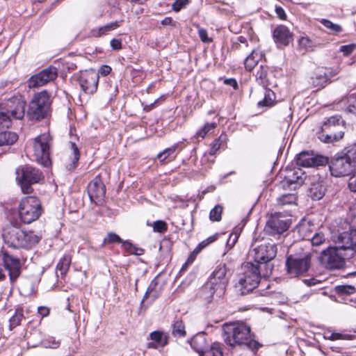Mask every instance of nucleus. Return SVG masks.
Segmentation results:
<instances>
[{
	"mask_svg": "<svg viewBox=\"0 0 356 356\" xmlns=\"http://www.w3.org/2000/svg\"><path fill=\"white\" fill-rule=\"evenodd\" d=\"M225 342L230 346H239L252 351L257 350L261 344L252 339L250 327L243 323H226L223 326Z\"/></svg>",
	"mask_w": 356,
	"mask_h": 356,
	"instance_id": "f257e3e1",
	"label": "nucleus"
},
{
	"mask_svg": "<svg viewBox=\"0 0 356 356\" xmlns=\"http://www.w3.org/2000/svg\"><path fill=\"white\" fill-rule=\"evenodd\" d=\"M329 168L336 177L348 176L356 169V145L346 147L341 153L331 159Z\"/></svg>",
	"mask_w": 356,
	"mask_h": 356,
	"instance_id": "f03ea898",
	"label": "nucleus"
},
{
	"mask_svg": "<svg viewBox=\"0 0 356 356\" xmlns=\"http://www.w3.org/2000/svg\"><path fill=\"white\" fill-rule=\"evenodd\" d=\"M346 130V122L341 116H331L323 122L318 138L325 143H334L344 137Z\"/></svg>",
	"mask_w": 356,
	"mask_h": 356,
	"instance_id": "7ed1b4c3",
	"label": "nucleus"
},
{
	"mask_svg": "<svg viewBox=\"0 0 356 356\" xmlns=\"http://www.w3.org/2000/svg\"><path fill=\"white\" fill-rule=\"evenodd\" d=\"M17 209L20 220L26 224L37 220L43 212L42 202L35 196L22 198Z\"/></svg>",
	"mask_w": 356,
	"mask_h": 356,
	"instance_id": "20e7f679",
	"label": "nucleus"
},
{
	"mask_svg": "<svg viewBox=\"0 0 356 356\" xmlns=\"http://www.w3.org/2000/svg\"><path fill=\"white\" fill-rule=\"evenodd\" d=\"M51 100L50 95L44 90L35 94L30 102L27 115L31 120H40L50 112Z\"/></svg>",
	"mask_w": 356,
	"mask_h": 356,
	"instance_id": "39448f33",
	"label": "nucleus"
},
{
	"mask_svg": "<svg viewBox=\"0 0 356 356\" xmlns=\"http://www.w3.org/2000/svg\"><path fill=\"white\" fill-rule=\"evenodd\" d=\"M259 268V265L250 262L244 265V273L236 284V289L241 295L252 291L257 286L261 277Z\"/></svg>",
	"mask_w": 356,
	"mask_h": 356,
	"instance_id": "423d86ee",
	"label": "nucleus"
},
{
	"mask_svg": "<svg viewBox=\"0 0 356 356\" xmlns=\"http://www.w3.org/2000/svg\"><path fill=\"white\" fill-rule=\"evenodd\" d=\"M16 175V179L24 194L31 193L33 191L32 185L39 183L44 178L38 169L28 165L18 168Z\"/></svg>",
	"mask_w": 356,
	"mask_h": 356,
	"instance_id": "0eeeda50",
	"label": "nucleus"
},
{
	"mask_svg": "<svg viewBox=\"0 0 356 356\" xmlns=\"http://www.w3.org/2000/svg\"><path fill=\"white\" fill-rule=\"evenodd\" d=\"M309 252L290 254L286 259V273L290 277H297L307 273L311 267Z\"/></svg>",
	"mask_w": 356,
	"mask_h": 356,
	"instance_id": "6e6552de",
	"label": "nucleus"
},
{
	"mask_svg": "<svg viewBox=\"0 0 356 356\" xmlns=\"http://www.w3.org/2000/svg\"><path fill=\"white\" fill-rule=\"evenodd\" d=\"M51 138L49 134L44 133L34 139L33 144V156L34 159L43 166L51 164L50 147Z\"/></svg>",
	"mask_w": 356,
	"mask_h": 356,
	"instance_id": "1a4fd4ad",
	"label": "nucleus"
},
{
	"mask_svg": "<svg viewBox=\"0 0 356 356\" xmlns=\"http://www.w3.org/2000/svg\"><path fill=\"white\" fill-rule=\"evenodd\" d=\"M352 257H347L343 249L334 247H328L323 250L321 255V263L330 270L341 269L345 266V260Z\"/></svg>",
	"mask_w": 356,
	"mask_h": 356,
	"instance_id": "9d476101",
	"label": "nucleus"
},
{
	"mask_svg": "<svg viewBox=\"0 0 356 356\" xmlns=\"http://www.w3.org/2000/svg\"><path fill=\"white\" fill-rule=\"evenodd\" d=\"M228 282L229 277L226 265L220 264L216 266L210 275L207 287L210 289L212 294L216 293L220 296L224 293Z\"/></svg>",
	"mask_w": 356,
	"mask_h": 356,
	"instance_id": "9b49d317",
	"label": "nucleus"
},
{
	"mask_svg": "<svg viewBox=\"0 0 356 356\" xmlns=\"http://www.w3.org/2000/svg\"><path fill=\"white\" fill-rule=\"evenodd\" d=\"M26 102L22 97H13L1 105L0 110L12 119L22 120L25 115Z\"/></svg>",
	"mask_w": 356,
	"mask_h": 356,
	"instance_id": "f8f14e48",
	"label": "nucleus"
},
{
	"mask_svg": "<svg viewBox=\"0 0 356 356\" xmlns=\"http://www.w3.org/2000/svg\"><path fill=\"white\" fill-rule=\"evenodd\" d=\"M3 264L8 271L11 282L16 281L20 275L21 264L19 259L14 257L3 250H0V265ZM3 270L0 267V281L5 278Z\"/></svg>",
	"mask_w": 356,
	"mask_h": 356,
	"instance_id": "ddd939ff",
	"label": "nucleus"
},
{
	"mask_svg": "<svg viewBox=\"0 0 356 356\" xmlns=\"http://www.w3.org/2000/svg\"><path fill=\"white\" fill-rule=\"evenodd\" d=\"M276 245L270 242H264L261 245L255 247L250 252V256L252 257L257 264H263L266 266V264L273 259L277 254Z\"/></svg>",
	"mask_w": 356,
	"mask_h": 356,
	"instance_id": "4468645a",
	"label": "nucleus"
},
{
	"mask_svg": "<svg viewBox=\"0 0 356 356\" xmlns=\"http://www.w3.org/2000/svg\"><path fill=\"white\" fill-rule=\"evenodd\" d=\"M290 220L281 213L271 214L265 226V231L270 235L280 234L288 229Z\"/></svg>",
	"mask_w": 356,
	"mask_h": 356,
	"instance_id": "2eb2a0df",
	"label": "nucleus"
},
{
	"mask_svg": "<svg viewBox=\"0 0 356 356\" xmlns=\"http://www.w3.org/2000/svg\"><path fill=\"white\" fill-rule=\"evenodd\" d=\"M24 231L18 227L9 225L3 229L2 237L5 243L13 248H21L24 244L22 240Z\"/></svg>",
	"mask_w": 356,
	"mask_h": 356,
	"instance_id": "dca6fc26",
	"label": "nucleus"
},
{
	"mask_svg": "<svg viewBox=\"0 0 356 356\" xmlns=\"http://www.w3.org/2000/svg\"><path fill=\"white\" fill-rule=\"evenodd\" d=\"M338 248L346 252L347 257H353L356 252V229H350L341 233L338 237Z\"/></svg>",
	"mask_w": 356,
	"mask_h": 356,
	"instance_id": "f3484780",
	"label": "nucleus"
},
{
	"mask_svg": "<svg viewBox=\"0 0 356 356\" xmlns=\"http://www.w3.org/2000/svg\"><path fill=\"white\" fill-rule=\"evenodd\" d=\"M191 346L200 356H222V350L219 347L213 346L206 350V338L203 334H197L193 339Z\"/></svg>",
	"mask_w": 356,
	"mask_h": 356,
	"instance_id": "a211bd4d",
	"label": "nucleus"
},
{
	"mask_svg": "<svg viewBox=\"0 0 356 356\" xmlns=\"http://www.w3.org/2000/svg\"><path fill=\"white\" fill-rule=\"evenodd\" d=\"M98 81L99 74L92 70L81 72L79 79L81 89L88 94H92L97 90Z\"/></svg>",
	"mask_w": 356,
	"mask_h": 356,
	"instance_id": "6ab92c4d",
	"label": "nucleus"
},
{
	"mask_svg": "<svg viewBox=\"0 0 356 356\" xmlns=\"http://www.w3.org/2000/svg\"><path fill=\"white\" fill-rule=\"evenodd\" d=\"M57 69L55 67H49L32 76L29 81V86L30 88H37L44 86L47 83L54 80L57 77Z\"/></svg>",
	"mask_w": 356,
	"mask_h": 356,
	"instance_id": "aec40b11",
	"label": "nucleus"
},
{
	"mask_svg": "<svg viewBox=\"0 0 356 356\" xmlns=\"http://www.w3.org/2000/svg\"><path fill=\"white\" fill-rule=\"evenodd\" d=\"M87 190L90 200L96 204L105 196L106 188L99 176L95 177L88 184Z\"/></svg>",
	"mask_w": 356,
	"mask_h": 356,
	"instance_id": "412c9836",
	"label": "nucleus"
},
{
	"mask_svg": "<svg viewBox=\"0 0 356 356\" xmlns=\"http://www.w3.org/2000/svg\"><path fill=\"white\" fill-rule=\"evenodd\" d=\"M297 165L302 167H312L323 165L328 163L327 157L322 156H315L308 152L300 153L296 159Z\"/></svg>",
	"mask_w": 356,
	"mask_h": 356,
	"instance_id": "4be33fe9",
	"label": "nucleus"
},
{
	"mask_svg": "<svg viewBox=\"0 0 356 356\" xmlns=\"http://www.w3.org/2000/svg\"><path fill=\"white\" fill-rule=\"evenodd\" d=\"M305 181V173L299 168L286 170L283 186L293 189L300 187Z\"/></svg>",
	"mask_w": 356,
	"mask_h": 356,
	"instance_id": "5701e85b",
	"label": "nucleus"
},
{
	"mask_svg": "<svg viewBox=\"0 0 356 356\" xmlns=\"http://www.w3.org/2000/svg\"><path fill=\"white\" fill-rule=\"evenodd\" d=\"M273 72L269 71L268 66L261 65L256 70L255 78L257 81L264 87L276 86L273 80Z\"/></svg>",
	"mask_w": 356,
	"mask_h": 356,
	"instance_id": "b1692460",
	"label": "nucleus"
},
{
	"mask_svg": "<svg viewBox=\"0 0 356 356\" xmlns=\"http://www.w3.org/2000/svg\"><path fill=\"white\" fill-rule=\"evenodd\" d=\"M273 38L277 44L286 46L292 41L293 35L286 26L280 25L273 31Z\"/></svg>",
	"mask_w": 356,
	"mask_h": 356,
	"instance_id": "393cba45",
	"label": "nucleus"
},
{
	"mask_svg": "<svg viewBox=\"0 0 356 356\" xmlns=\"http://www.w3.org/2000/svg\"><path fill=\"white\" fill-rule=\"evenodd\" d=\"M309 227H310L309 222H305L300 225L299 231L301 233L305 234V236L307 237V239L311 241L312 245L318 246L321 245L325 240L323 233L316 232L312 238H310L309 235L307 234Z\"/></svg>",
	"mask_w": 356,
	"mask_h": 356,
	"instance_id": "a878e982",
	"label": "nucleus"
},
{
	"mask_svg": "<svg viewBox=\"0 0 356 356\" xmlns=\"http://www.w3.org/2000/svg\"><path fill=\"white\" fill-rule=\"evenodd\" d=\"M120 22L115 21L107 24L99 28L93 29L91 30V35L94 37H101L108 34L109 32L116 29L120 26Z\"/></svg>",
	"mask_w": 356,
	"mask_h": 356,
	"instance_id": "bb28decb",
	"label": "nucleus"
},
{
	"mask_svg": "<svg viewBox=\"0 0 356 356\" xmlns=\"http://www.w3.org/2000/svg\"><path fill=\"white\" fill-rule=\"evenodd\" d=\"M262 54L259 51L252 50L244 60V65L248 71H251L261 60Z\"/></svg>",
	"mask_w": 356,
	"mask_h": 356,
	"instance_id": "cd10ccee",
	"label": "nucleus"
},
{
	"mask_svg": "<svg viewBox=\"0 0 356 356\" xmlns=\"http://www.w3.org/2000/svg\"><path fill=\"white\" fill-rule=\"evenodd\" d=\"M325 187L320 183H314L309 190V196L313 200H319L325 195Z\"/></svg>",
	"mask_w": 356,
	"mask_h": 356,
	"instance_id": "c85d7f7f",
	"label": "nucleus"
},
{
	"mask_svg": "<svg viewBox=\"0 0 356 356\" xmlns=\"http://www.w3.org/2000/svg\"><path fill=\"white\" fill-rule=\"evenodd\" d=\"M18 139L17 134L6 130L0 132V147L3 145H11Z\"/></svg>",
	"mask_w": 356,
	"mask_h": 356,
	"instance_id": "c756f323",
	"label": "nucleus"
},
{
	"mask_svg": "<svg viewBox=\"0 0 356 356\" xmlns=\"http://www.w3.org/2000/svg\"><path fill=\"white\" fill-rule=\"evenodd\" d=\"M297 202V195L296 193L283 194L277 198V205L281 207L286 206H296Z\"/></svg>",
	"mask_w": 356,
	"mask_h": 356,
	"instance_id": "7c9ffc66",
	"label": "nucleus"
},
{
	"mask_svg": "<svg viewBox=\"0 0 356 356\" xmlns=\"http://www.w3.org/2000/svg\"><path fill=\"white\" fill-rule=\"evenodd\" d=\"M264 97L257 104L259 108L269 107L274 104L275 95L274 92L270 89L264 88Z\"/></svg>",
	"mask_w": 356,
	"mask_h": 356,
	"instance_id": "2f4dec72",
	"label": "nucleus"
},
{
	"mask_svg": "<svg viewBox=\"0 0 356 356\" xmlns=\"http://www.w3.org/2000/svg\"><path fill=\"white\" fill-rule=\"evenodd\" d=\"M40 238L33 232H24V236L22 237V240L24 241V244H23L22 248H31L33 245L39 242Z\"/></svg>",
	"mask_w": 356,
	"mask_h": 356,
	"instance_id": "473e14b6",
	"label": "nucleus"
},
{
	"mask_svg": "<svg viewBox=\"0 0 356 356\" xmlns=\"http://www.w3.org/2000/svg\"><path fill=\"white\" fill-rule=\"evenodd\" d=\"M312 84L316 88L324 87L328 81V76L323 70H319L315 76L311 78Z\"/></svg>",
	"mask_w": 356,
	"mask_h": 356,
	"instance_id": "72a5a7b5",
	"label": "nucleus"
},
{
	"mask_svg": "<svg viewBox=\"0 0 356 356\" xmlns=\"http://www.w3.org/2000/svg\"><path fill=\"white\" fill-rule=\"evenodd\" d=\"M70 264L71 257L64 255L56 266V273H58V272H59L61 275H65L69 270Z\"/></svg>",
	"mask_w": 356,
	"mask_h": 356,
	"instance_id": "f704fd0d",
	"label": "nucleus"
},
{
	"mask_svg": "<svg viewBox=\"0 0 356 356\" xmlns=\"http://www.w3.org/2000/svg\"><path fill=\"white\" fill-rule=\"evenodd\" d=\"M157 282L154 280L149 284L146 293L143 298L142 302L147 298H151L152 300H154L159 296V292L156 290Z\"/></svg>",
	"mask_w": 356,
	"mask_h": 356,
	"instance_id": "c9c22d12",
	"label": "nucleus"
},
{
	"mask_svg": "<svg viewBox=\"0 0 356 356\" xmlns=\"http://www.w3.org/2000/svg\"><path fill=\"white\" fill-rule=\"evenodd\" d=\"M23 318H24L23 308H17L15 314L10 318V329L12 330L13 327L19 325Z\"/></svg>",
	"mask_w": 356,
	"mask_h": 356,
	"instance_id": "e433bc0d",
	"label": "nucleus"
},
{
	"mask_svg": "<svg viewBox=\"0 0 356 356\" xmlns=\"http://www.w3.org/2000/svg\"><path fill=\"white\" fill-rule=\"evenodd\" d=\"M320 22L329 30V33L330 34H337L341 33L343 30L342 27L339 24H334L329 19H322Z\"/></svg>",
	"mask_w": 356,
	"mask_h": 356,
	"instance_id": "4c0bfd02",
	"label": "nucleus"
},
{
	"mask_svg": "<svg viewBox=\"0 0 356 356\" xmlns=\"http://www.w3.org/2000/svg\"><path fill=\"white\" fill-rule=\"evenodd\" d=\"M150 339L162 347L168 343V337L162 332L156 331L152 332L150 334Z\"/></svg>",
	"mask_w": 356,
	"mask_h": 356,
	"instance_id": "58836bf2",
	"label": "nucleus"
},
{
	"mask_svg": "<svg viewBox=\"0 0 356 356\" xmlns=\"http://www.w3.org/2000/svg\"><path fill=\"white\" fill-rule=\"evenodd\" d=\"M172 333L175 337H184L186 336L185 325L181 321H176L173 323Z\"/></svg>",
	"mask_w": 356,
	"mask_h": 356,
	"instance_id": "ea45409f",
	"label": "nucleus"
},
{
	"mask_svg": "<svg viewBox=\"0 0 356 356\" xmlns=\"http://www.w3.org/2000/svg\"><path fill=\"white\" fill-rule=\"evenodd\" d=\"M177 147H178V144H175L172 146H171L170 147L166 148L162 152H160L159 154H158L157 158L159 159V161L161 163L165 162L167 159L170 157V156L172 155L175 152Z\"/></svg>",
	"mask_w": 356,
	"mask_h": 356,
	"instance_id": "a19ab883",
	"label": "nucleus"
},
{
	"mask_svg": "<svg viewBox=\"0 0 356 356\" xmlns=\"http://www.w3.org/2000/svg\"><path fill=\"white\" fill-rule=\"evenodd\" d=\"M299 47L305 51H313L314 42L307 36H302L298 40Z\"/></svg>",
	"mask_w": 356,
	"mask_h": 356,
	"instance_id": "79ce46f5",
	"label": "nucleus"
},
{
	"mask_svg": "<svg viewBox=\"0 0 356 356\" xmlns=\"http://www.w3.org/2000/svg\"><path fill=\"white\" fill-rule=\"evenodd\" d=\"M216 127V122H207L206 123L203 127L200 129L194 136L195 138H204L206 135L212 129H213Z\"/></svg>",
	"mask_w": 356,
	"mask_h": 356,
	"instance_id": "37998d69",
	"label": "nucleus"
},
{
	"mask_svg": "<svg viewBox=\"0 0 356 356\" xmlns=\"http://www.w3.org/2000/svg\"><path fill=\"white\" fill-rule=\"evenodd\" d=\"M122 243L124 249L129 254L142 255L144 253L143 249L137 248L129 242L124 241Z\"/></svg>",
	"mask_w": 356,
	"mask_h": 356,
	"instance_id": "c03bdc74",
	"label": "nucleus"
},
{
	"mask_svg": "<svg viewBox=\"0 0 356 356\" xmlns=\"http://www.w3.org/2000/svg\"><path fill=\"white\" fill-rule=\"evenodd\" d=\"M71 149L72 151L73 154V159H72V163L67 165V168L69 170H71L74 169L76 167V163H78L79 160V150L78 149V147L74 143H71Z\"/></svg>",
	"mask_w": 356,
	"mask_h": 356,
	"instance_id": "a18cd8bd",
	"label": "nucleus"
},
{
	"mask_svg": "<svg viewBox=\"0 0 356 356\" xmlns=\"http://www.w3.org/2000/svg\"><path fill=\"white\" fill-rule=\"evenodd\" d=\"M222 212V207L220 205H216L212 209L209 213V219L211 221H220L221 220V215Z\"/></svg>",
	"mask_w": 356,
	"mask_h": 356,
	"instance_id": "49530a36",
	"label": "nucleus"
},
{
	"mask_svg": "<svg viewBox=\"0 0 356 356\" xmlns=\"http://www.w3.org/2000/svg\"><path fill=\"white\" fill-rule=\"evenodd\" d=\"M336 291L339 296L351 295L355 293V288L350 285H341L336 287Z\"/></svg>",
	"mask_w": 356,
	"mask_h": 356,
	"instance_id": "de8ad7c7",
	"label": "nucleus"
},
{
	"mask_svg": "<svg viewBox=\"0 0 356 356\" xmlns=\"http://www.w3.org/2000/svg\"><path fill=\"white\" fill-rule=\"evenodd\" d=\"M225 139L222 136H220L218 138L216 139L211 144L209 150V154L211 156L214 155L222 146V141Z\"/></svg>",
	"mask_w": 356,
	"mask_h": 356,
	"instance_id": "09e8293b",
	"label": "nucleus"
},
{
	"mask_svg": "<svg viewBox=\"0 0 356 356\" xmlns=\"http://www.w3.org/2000/svg\"><path fill=\"white\" fill-rule=\"evenodd\" d=\"M11 125L10 117L0 110V132L8 129Z\"/></svg>",
	"mask_w": 356,
	"mask_h": 356,
	"instance_id": "8fccbe9b",
	"label": "nucleus"
},
{
	"mask_svg": "<svg viewBox=\"0 0 356 356\" xmlns=\"http://www.w3.org/2000/svg\"><path fill=\"white\" fill-rule=\"evenodd\" d=\"M44 347L49 348H56L60 345V341L56 340L54 337H49L42 341Z\"/></svg>",
	"mask_w": 356,
	"mask_h": 356,
	"instance_id": "3c124183",
	"label": "nucleus"
},
{
	"mask_svg": "<svg viewBox=\"0 0 356 356\" xmlns=\"http://www.w3.org/2000/svg\"><path fill=\"white\" fill-rule=\"evenodd\" d=\"M153 230L156 232L163 233L168 229L167 224L163 220H156L153 223Z\"/></svg>",
	"mask_w": 356,
	"mask_h": 356,
	"instance_id": "603ef678",
	"label": "nucleus"
},
{
	"mask_svg": "<svg viewBox=\"0 0 356 356\" xmlns=\"http://www.w3.org/2000/svg\"><path fill=\"white\" fill-rule=\"evenodd\" d=\"M104 243H122L121 238L116 234L110 232L104 239Z\"/></svg>",
	"mask_w": 356,
	"mask_h": 356,
	"instance_id": "864d4df0",
	"label": "nucleus"
},
{
	"mask_svg": "<svg viewBox=\"0 0 356 356\" xmlns=\"http://www.w3.org/2000/svg\"><path fill=\"white\" fill-rule=\"evenodd\" d=\"M355 49V44H350L341 46L339 48V51L343 53V56H347L350 55Z\"/></svg>",
	"mask_w": 356,
	"mask_h": 356,
	"instance_id": "5fc2aeb1",
	"label": "nucleus"
},
{
	"mask_svg": "<svg viewBox=\"0 0 356 356\" xmlns=\"http://www.w3.org/2000/svg\"><path fill=\"white\" fill-rule=\"evenodd\" d=\"M189 3L188 0H176L172 4V8L175 11L178 12L184 8Z\"/></svg>",
	"mask_w": 356,
	"mask_h": 356,
	"instance_id": "6e6d98bb",
	"label": "nucleus"
},
{
	"mask_svg": "<svg viewBox=\"0 0 356 356\" xmlns=\"http://www.w3.org/2000/svg\"><path fill=\"white\" fill-rule=\"evenodd\" d=\"M198 35L203 42L209 43L212 41V39L208 36L207 30L203 28L198 29Z\"/></svg>",
	"mask_w": 356,
	"mask_h": 356,
	"instance_id": "4d7b16f0",
	"label": "nucleus"
},
{
	"mask_svg": "<svg viewBox=\"0 0 356 356\" xmlns=\"http://www.w3.org/2000/svg\"><path fill=\"white\" fill-rule=\"evenodd\" d=\"M239 233L234 232L229 235V237L227 242V246L232 248L234 247L236 241H238Z\"/></svg>",
	"mask_w": 356,
	"mask_h": 356,
	"instance_id": "13d9d810",
	"label": "nucleus"
},
{
	"mask_svg": "<svg viewBox=\"0 0 356 356\" xmlns=\"http://www.w3.org/2000/svg\"><path fill=\"white\" fill-rule=\"evenodd\" d=\"M217 239V235H213V236H211L209 238H207V239L202 241L199 245H198V248L200 250H202L203 248H204L205 247H207V245H209L210 243H213V241H215Z\"/></svg>",
	"mask_w": 356,
	"mask_h": 356,
	"instance_id": "bf43d9fd",
	"label": "nucleus"
},
{
	"mask_svg": "<svg viewBox=\"0 0 356 356\" xmlns=\"http://www.w3.org/2000/svg\"><path fill=\"white\" fill-rule=\"evenodd\" d=\"M348 188L352 192L356 193V173L349 179Z\"/></svg>",
	"mask_w": 356,
	"mask_h": 356,
	"instance_id": "052dcab7",
	"label": "nucleus"
},
{
	"mask_svg": "<svg viewBox=\"0 0 356 356\" xmlns=\"http://www.w3.org/2000/svg\"><path fill=\"white\" fill-rule=\"evenodd\" d=\"M171 246V242L168 239H164L161 242L159 250L160 251H163V249L168 252L169 251Z\"/></svg>",
	"mask_w": 356,
	"mask_h": 356,
	"instance_id": "680f3d73",
	"label": "nucleus"
},
{
	"mask_svg": "<svg viewBox=\"0 0 356 356\" xmlns=\"http://www.w3.org/2000/svg\"><path fill=\"white\" fill-rule=\"evenodd\" d=\"M111 46L115 50H119L122 48V41L118 39H113L111 40Z\"/></svg>",
	"mask_w": 356,
	"mask_h": 356,
	"instance_id": "e2e57ef3",
	"label": "nucleus"
},
{
	"mask_svg": "<svg viewBox=\"0 0 356 356\" xmlns=\"http://www.w3.org/2000/svg\"><path fill=\"white\" fill-rule=\"evenodd\" d=\"M38 312L43 318L49 315V309L48 307L41 306L38 308Z\"/></svg>",
	"mask_w": 356,
	"mask_h": 356,
	"instance_id": "0e129e2a",
	"label": "nucleus"
},
{
	"mask_svg": "<svg viewBox=\"0 0 356 356\" xmlns=\"http://www.w3.org/2000/svg\"><path fill=\"white\" fill-rule=\"evenodd\" d=\"M275 12L280 19H286V15L285 13L284 10L282 7H276Z\"/></svg>",
	"mask_w": 356,
	"mask_h": 356,
	"instance_id": "69168bd1",
	"label": "nucleus"
},
{
	"mask_svg": "<svg viewBox=\"0 0 356 356\" xmlns=\"http://www.w3.org/2000/svg\"><path fill=\"white\" fill-rule=\"evenodd\" d=\"M224 83L232 86L234 89L238 88V83L234 79H227L224 81Z\"/></svg>",
	"mask_w": 356,
	"mask_h": 356,
	"instance_id": "338daca9",
	"label": "nucleus"
},
{
	"mask_svg": "<svg viewBox=\"0 0 356 356\" xmlns=\"http://www.w3.org/2000/svg\"><path fill=\"white\" fill-rule=\"evenodd\" d=\"M111 72V67L108 65H103L100 69V73L103 76H106Z\"/></svg>",
	"mask_w": 356,
	"mask_h": 356,
	"instance_id": "774afa93",
	"label": "nucleus"
}]
</instances>
